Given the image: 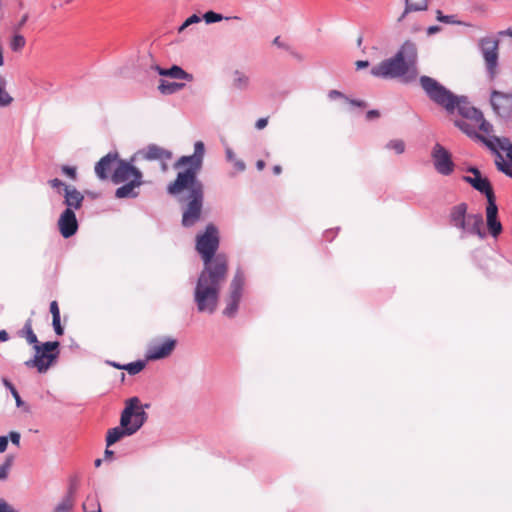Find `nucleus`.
I'll return each instance as SVG.
<instances>
[{"instance_id": "f257e3e1", "label": "nucleus", "mask_w": 512, "mask_h": 512, "mask_svg": "<svg viewBox=\"0 0 512 512\" xmlns=\"http://www.w3.org/2000/svg\"><path fill=\"white\" fill-rule=\"evenodd\" d=\"M205 146L202 141H196L194 144V153L192 155L181 156L174 164L178 169L186 167L185 170L178 172L174 182L170 183L167 191L171 195H179V202L182 205V225L186 228L194 226L201 218L204 186L197 178L203 165Z\"/></svg>"}, {"instance_id": "f03ea898", "label": "nucleus", "mask_w": 512, "mask_h": 512, "mask_svg": "<svg viewBox=\"0 0 512 512\" xmlns=\"http://www.w3.org/2000/svg\"><path fill=\"white\" fill-rule=\"evenodd\" d=\"M417 59L416 44L405 41L393 57L373 66L371 74L378 78L399 79L403 83H411L418 75Z\"/></svg>"}, {"instance_id": "7ed1b4c3", "label": "nucleus", "mask_w": 512, "mask_h": 512, "mask_svg": "<svg viewBox=\"0 0 512 512\" xmlns=\"http://www.w3.org/2000/svg\"><path fill=\"white\" fill-rule=\"evenodd\" d=\"M228 269L217 264L213 269H203L198 276L193 292V300L199 313L213 314L218 308L222 285Z\"/></svg>"}, {"instance_id": "20e7f679", "label": "nucleus", "mask_w": 512, "mask_h": 512, "mask_svg": "<svg viewBox=\"0 0 512 512\" xmlns=\"http://www.w3.org/2000/svg\"><path fill=\"white\" fill-rule=\"evenodd\" d=\"M419 82L427 97L444 108L447 113L452 114L457 110L459 115L469 120L475 121L482 118V112L473 107L466 96L455 95L429 76H421Z\"/></svg>"}, {"instance_id": "39448f33", "label": "nucleus", "mask_w": 512, "mask_h": 512, "mask_svg": "<svg viewBox=\"0 0 512 512\" xmlns=\"http://www.w3.org/2000/svg\"><path fill=\"white\" fill-rule=\"evenodd\" d=\"M149 404L142 405L138 397L129 398L121 413L120 426L109 429L106 436L107 447L115 444L124 437L135 434L146 422V408Z\"/></svg>"}, {"instance_id": "423d86ee", "label": "nucleus", "mask_w": 512, "mask_h": 512, "mask_svg": "<svg viewBox=\"0 0 512 512\" xmlns=\"http://www.w3.org/2000/svg\"><path fill=\"white\" fill-rule=\"evenodd\" d=\"M455 125L469 137L483 142L496 155L495 165L497 169L512 177V143L508 138L497 136L486 138L478 134L475 127L465 120H457Z\"/></svg>"}, {"instance_id": "0eeeda50", "label": "nucleus", "mask_w": 512, "mask_h": 512, "mask_svg": "<svg viewBox=\"0 0 512 512\" xmlns=\"http://www.w3.org/2000/svg\"><path fill=\"white\" fill-rule=\"evenodd\" d=\"M132 158L129 161L118 160L112 174L114 184H123L115 191L118 199H134L140 194V187L143 184L142 172L133 165Z\"/></svg>"}, {"instance_id": "6e6552de", "label": "nucleus", "mask_w": 512, "mask_h": 512, "mask_svg": "<svg viewBox=\"0 0 512 512\" xmlns=\"http://www.w3.org/2000/svg\"><path fill=\"white\" fill-rule=\"evenodd\" d=\"M219 246L218 229L215 225L206 226L205 232L196 238V250L201 255L204 263L203 269H213L217 264L228 269V260L224 254H216Z\"/></svg>"}, {"instance_id": "1a4fd4ad", "label": "nucleus", "mask_w": 512, "mask_h": 512, "mask_svg": "<svg viewBox=\"0 0 512 512\" xmlns=\"http://www.w3.org/2000/svg\"><path fill=\"white\" fill-rule=\"evenodd\" d=\"M468 205L460 203L451 208L450 222L452 226L459 229L462 235H476L480 239L486 237L483 229V217L481 214H468Z\"/></svg>"}, {"instance_id": "9d476101", "label": "nucleus", "mask_w": 512, "mask_h": 512, "mask_svg": "<svg viewBox=\"0 0 512 512\" xmlns=\"http://www.w3.org/2000/svg\"><path fill=\"white\" fill-rule=\"evenodd\" d=\"M34 357L25 362L29 368H36L39 373H45L57 360L59 355V342L48 341L33 347Z\"/></svg>"}, {"instance_id": "9b49d317", "label": "nucleus", "mask_w": 512, "mask_h": 512, "mask_svg": "<svg viewBox=\"0 0 512 512\" xmlns=\"http://www.w3.org/2000/svg\"><path fill=\"white\" fill-rule=\"evenodd\" d=\"M245 284L244 272L238 269L230 283L229 296L227 305L223 310V314L229 318L236 315L238 311L239 302L242 297L243 287Z\"/></svg>"}, {"instance_id": "f8f14e48", "label": "nucleus", "mask_w": 512, "mask_h": 512, "mask_svg": "<svg viewBox=\"0 0 512 512\" xmlns=\"http://www.w3.org/2000/svg\"><path fill=\"white\" fill-rule=\"evenodd\" d=\"M479 46L489 77L493 79L497 73L499 40L492 36L483 37Z\"/></svg>"}, {"instance_id": "ddd939ff", "label": "nucleus", "mask_w": 512, "mask_h": 512, "mask_svg": "<svg viewBox=\"0 0 512 512\" xmlns=\"http://www.w3.org/2000/svg\"><path fill=\"white\" fill-rule=\"evenodd\" d=\"M177 341L171 337H159L151 340L146 348L145 358L155 361L169 357L176 348Z\"/></svg>"}, {"instance_id": "4468645a", "label": "nucleus", "mask_w": 512, "mask_h": 512, "mask_svg": "<svg viewBox=\"0 0 512 512\" xmlns=\"http://www.w3.org/2000/svg\"><path fill=\"white\" fill-rule=\"evenodd\" d=\"M431 157L433 160L435 170L443 175L448 176L454 171V163L451 154L439 143L435 144L432 149Z\"/></svg>"}, {"instance_id": "2eb2a0df", "label": "nucleus", "mask_w": 512, "mask_h": 512, "mask_svg": "<svg viewBox=\"0 0 512 512\" xmlns=\"http://www.w3.org/2000/svg\"><path fill=\"white\" fill-rule=\"evenodd\" d=\"M468 172L473 176H463V181L469 183L475 190L484 194L487 200L495 198V194L488 178L482 177L481 172L476 167H469Z\"/></svg>"}, {"instance_id": "dca6fc26", "label": "nucleus", "mask_w": 512, "mask_h": 512, "mask_svg": "<svg viewBox=\"0 0 512 512\" xmlns=\"http://www.w3.org/2000/svg\"><path fill=\"white\" fill-rule=\"evenodd\" d=\"M491 105L500 117L507 118L512 114V93L505 94L498 91L491 93Z\"/></svg>"}, {"instance_id": "f3484780", "label": "nucleus", "mask_w": 512, "mask_h": 512, "mask_svg": "<svg viewBox=\"0 0 512 512\" xmlns=\"http://www.w3.org/2000/svg\"><path fill=\"white\" fill-rule=\"evenodd\" d=\"M486 224L488 232L493 238H497L501 234L503 228L498 220V207L495 198L487 200Z\"/></svg>"}, {"instance_id": "a211bd4d", "label": "nucleus", "mask_w": 512, "mask_h": 512, "mask_svg": "<svg viewBox=\"0 0 512 512\" xmlns=\"http://www.w3.org/2000/svg\"><path fill=\"white\" fill-rule=\"evenodd\" d=\"M138 157L148 161L169 160L172 158V152L156 144H150L147 147L135 153L134 156L132 157V161H135V159Z\"/></svg>"}, {"instance_id": "6ab92c4d", "label": "nucleus", "mask_w": 512, "mask_h": 512, "mask_svg": "<svg viewBox=\"0 0 512 512\" xmlns=\"http://www.w3.org/2000/svg\"><path fill=\"white\" fill-rule=\"evenodd\" d=\"M58 228L64 238H70L77 232L78 221L74 211L65 209L61 213L58 219Z\"/></svg>"}, {"instance_id": "aec40b11", "label": "nucleus", "mask_w": 512, "mask_h": 512, "mask_svg": "<svg viewBox=\"0 0 512 512\" xmlns=\"http://www.w3.org/2000/svg\"><path fill=\"white\" fill-rule=\"evenodd\" d=\"M118 158L119 154L117 152H109L102 157L95 165V174L97 177L101 180L107 179L113 164H117Z\"/></svg>"}, {"instance_id": "412c9836", "label": "nucleus", "mask_w": 512, "mask_h": 512, "mask_svg": "<svg viewBox=\"0 0 512 512\" xmlns=\"http://www.w3.org/2000/svg\"><path fill=\"white\" fill-rule=\"evenodd\" d=\"M63 196L66 209H71L74 211L81 208L84 201V196L74 186H65V192L63 193Z\"/></svg>"}, {"instance_id": "4be33fe9", "label": "nucleus", "mask_w": 512, "mask_h": 512, "mask_svg": "<svg viewBox=\"0 0 512 512\" xmlns=\"http://www.w3.org/2000/svg\"><path fill=\"white\" fill-rule=\"evenodd\" d=\"M152 69L157 71L158 74L161 76H167V77H170L173 79H180V80H187V81L193 80L192 74L187 73L180 66H177V65H173L171 68H168V69L161 68L158 65H153Z\"/></svg>"}, {"instance_id": "5701e85b", "label": "nucleus", "mask_w": 512, "mask_h": 512, "mask_svg": "<svg viewBox=\"0 0 512 512\" xmlns=\"http://www.w3.org/2000/svg\"><path fill=\"white\" fill-rule=\"evenodd\" d=\"M428 7L427 0H405V9L398 18V22H402L408 13L424 11Z\"/></svg>"}, {"instance_id": "b1692460", "label": "nucleus", "mask_w": 512, "mask_h": 512, "mask_svg": "<svg viewBox=\"0 0 512 512\" xmlns=\"http://www.w3.org/2000/svg\"><path fill=\"white\" fill-rule=\"evenodd\" d=\"M185 86L184 83H178V82H168L161 80L160 84L158 86V90L164 94V95H170L178 92L179 90L183 89Z\"/></svg>"}, {"instance_id": "393cba45", "label": "nucleus", "mask_w": 512, "mask_h": 512, "mask_svg": "<svg viewBox=\"0 0 512 512\" xmlns=\"http://www.w3.org/2000/svg\"><path fill=\"white\" fill-rule=\"evenodd\" d=\"M74 504H75V500H74L73 490L70 489L68 494L55 507L54 512H72Z\"/></svg>"}, {"instance_id": "a878e982", "label": "nucleus", "mask_w": 512, "mask_h": 512, "mask_svg": "<svg viewBox=\"0 0 512 512\" xmlns=\"http://www.w3.org/2000/svg\"><path fill=\"white\" fill-rule=\"evenodd\" d=\"M21 336L24 337L29 344H32L33 347L39 344L37 336L33 332V329H32V320L31 319H28L25 322L24 327L21 330Z\"/></svg>"}, {"instance_id": "bb28decb", "label": "nucleus", "mask_w": 512, "mask_h": 512, "mask_svg": "<svg viewBox=\"0 0 512 512\" xmlns=\"http://www.w3.org/2000/svg\"><path fill=\"white\" fill-rule=\"evenodd\" d=\"M225 155H226L227 161L231 162L233 164L236 171L243 172L246 169L245 163L242 160L236 158V155H235L234 151L232 150V148L226 147Z\"/></svg>"}, {"instance_id": "cd10ccee", "label": "nucleus", "mask_w": 512, "mask_h": 512, "mask_svg": "<svg viewBox=\"0 0 512 512\" xmlns=\"http://www.w3.org/2000/svg\"><path fill=\"white\" fill-rule=\"evenodd\" d=\"M250 79L242 72L236 71L233 78V86L239 90H246L249 87Z\"/></svg>"}, {"instance_id": "c85d7f7f", "label": "nucleus", "mask_w": 512, "mask_h": 512, "mask_svg": "<svg viewBox=\"0 0 512 512\" xmlns=\"http://www.w3.org/2000/svg\"><path fill=\"white\" fill-rule=\"evenodd\" d=\"M145 367V362L138 360L128 364H124L121 370H126L130 375H135L141 372Z\"/></svg>"}, {"instance_id": "c756f323", "label": "nucleus", "mask_w": 512, "mask_h": 512, "mask_svg": "<svg viewBox=\"0 0 512 512\" xmlns=\"http://www.w3.org/2000/svg\"><path fill=\"white\" fill-rule=\"evenodd\" d=\"M26 44V39L21 34H15L10 41V49L13 52H20Z\"/></svg>"}, {"instance_id": "7c9ffc66", "label": "nucleus", "mask_w": 512, "mask_h": 512, "mask_svg": "<svg viewBox=\"0 0 512 512\" xmlns=\"http://www.w3.org/2000/svg\"><path fill=\"white\" fill-rule=\"evenodd\" d=\"M0 81L4 82V79L0 77ZM13 100V97L5 90L4 86L0 83V108L10 106Z\"/></svg>"}, {"instance_id": "2f4dec72", "label": "nucleus", "mask_w": 512, "mask_h": 512, "mask_svg": "<svg viewBox=\"0 0 512 512\" xmlns=\"http://www.w3.org/2000/svg\"><path fill=\"white\" fill-rule=\"evenodd\" d=\"M13 461V455L6 456L4 463L0 465V480H5L8 477V473L13 464Z\"/></svg>"}, {"instance_id": "473e14b6", "label": "nucleus", "mask_w": 512, "mask_h": 512, "mask_svg": "<svg viewBox=\"0 0 512 512\" xmlns=\"http://www.w3.org/2000/svg\"><path fill=\"white\" fill-rule=\"evenodd\" d=\"M386 148L389 150H394L397 154H402L405 151V143L403 140L393 139L386 144Z\"/></svg>"}, {"instance_id": "72a5a7b5", "label": "nucleus", "mask_w": 512, "mask_h": 512, "mask_svg": "<svg viewBox=\"0 0 512 512\" xmlns=\"http://www.w3.org/2000/svg\"><path fill=\"white\" fill-rule=\"evenodd\" d=\"M203 19L207 24H212V23L220 22L223 19V16L214 11H208L203 15Z\"/></svg>"}, {"instance_id": "f704fd0d", "label": "nucleus", "mask_w": 512, "mask_h": 512, "mask_svg": "<svg viewBox=\"0 0 512 512\" xmlns=\"http://www.w3.org/2000/svg\"><path fill=\"white\" fill-rule=\"evenodd\" d=\"M200 21L201 18L198 15L193 14L184 21V23L179 27L178 31L182 32L190 25L199 23Z\"/></svg>"}, {"instance_id": "c9c22d12", "label": "nucleus", "mask_w": 512, "mask_h": 512, "mask_svg": "<svg viewBox=\"0 0 512 512\" xmlns=\"http://www.w3.org/2000/svg\"><path fill=\"white\" fill-rule=\"evenodd\" d=\"M436 18L438 21L447 23V24H455L457 21L455 20L454 15H443L440 10L436 11Z\"/></svg>"}, {"instance_id": "e433bc0d", "label": "nucleus", "mask_w": 512, "mask_h": 512, "mask_svg": "<svg viewBox=\"0 0 512 512\" xmlns=\"http://www.w3.org/2000/svg\"><path fill=\"white\" fill-rule=\"evenodd\" d=\"M475 122L479 124V129L485 134L489 135L492 132L493 126L483 116L481 119L475 120Z\"/></svg>"}, {"instance_id": "4c0bfd02", "label": "nucleus", "mask_w": 512, "mask_h": 512, "mask_svg": "<svg viewBox=\"0 0 512 512\" xmlns=\"http://www.w3.org/2000/svg\"><path fill=\"white\" fill-rule=\"evenodd\" d=\"M12 396L15 399V403L18 408H22L23 411L29 412V406L22 400L17 390L12 391Z\"/></svg>"}, {"instance_id": "58836bf2", "label": "nucleus", "mask_w": 512, "mask_h": 512, "mask_svg": "<svg viewBox=\"0 0 512 512\" xmlns=\"http://www.w3.org/2000/svg\"><path fill=\"white\" fill-rule=\"evenodd\" d=\"M48 183L52 188L56 189L59 193L61 192V190H63L65 192V186H67V185L60 179L54 178V179L49 180Z\"/></svg>"}, {"instance_id": "ea45409f", "label": "nucleus", "mask_w": 512, "mask_h": 512, "mask_svg": "<svg viewBox=\"0 0 512 512\" xmlns=\"http://www.w3.org/2000/svg\"><path fill=\"white\" fill-rule=\"evenodd\" d=\"M94 499L92 497H87L86 501L83 503L84 512H101V508L99 503H96V509L92 511H88V507L94 506Z\"/></svg>"}, {"instance_id": "a19ab883", "label": "nucleus", "mask_w": 512, "mask_h": 512, "mask_svg": "<svg viewBox=\"0 0 512 512\" xmlns=\"http://www.w3.org/2000/svg\"><path fill=\"white\" fill-rule=\"evenodd\" d=\"M7 437H8V441L10 440L13 445H15V446L20 445L21 435L19 432L10 431L9 434L7 435Z\"/></svg>"}, {"instance_id": "79ce46f5", "label": "nucleus", "mask_w": 512, "mask_h": 512, "mask_svg": "<svg viewBox=\"0 0 512 512\" xmlns=\"http://www.w3.org/2000/svg\"><path fill=\"white\" fill-rule=\"evenodd\" d=\"M62 172L67 175L68 177H70L71 179L75 180L76 179V176H77V172H76V168L75 167H71V166H67V165H64L62 166L61 168Z\"/></svg>"}, {"instance_id": "37998d69", "label": "nucleus", "mask_w": 512, "mask_h": 512, "mask_svg": "<svg viewBox=\"0 0 512 512\" xmlns=\"http://www.w3.org/2000/svg\"><path fill=\"white\" fill-rule=\"evenodd\" d=\"M0 512H18V510L11 506L3 498H0Z\"/></svg>"}, {"instance_id": "c03bdc74", "label": "nucleus", "mask_w": 512, "mask_h": 512, "mask_svg": "<svg viewBox=\"0 0 512 512\" xmlns=\"http://www.w3.org/2000/svg\"><path fill=\"white\" fill-rule=\"evenodd\" d=\"M52 325H53L54 331L57 335H59V336L63 335L64 329L61 326L60 318H53Z\"/></svg>"}, {"instance_id": "a18cd8bd", "label": "nucleus", "mask_w": 512, "mask_h": 512, "mask_svg": "<svg viewBox=\"0 0 512 512\" xmlns=\"http://www.w3.org/2000/svg\"><path fill=\"white\" fill-rule=\"evenodd\" d=\"M50 312L52 314V319L60 318V311H59L58 303L56 301H52L50 303Z\"/></svg>"}, {"instance_id": "49530a36", "label": "nucleus", "mask_w": 512, "mask_h": 512, "mask_svg": "<svg viewBox=\"0 0 512 512\" xmlns=\"http://www.w3.org/2000/svg\"><path fill=\"white\" fill-rule=\"evenodd\" d=\"M328 97L331 100H335V99H338V98H343V99L346 100V98H347L342 92H340L338 90H330L329 93H328Z\"/></svg>"}, {"instance_id": "de8ad7c7", "label": "nucleus", "mask_w": 512, "mask_h": 512, "mask_svg": "<svg viewBox=\"0 0 512 512\" xmlns=\"http://www.w3.org/2000/svg\"><path fill=\"white\" fill-rule=\"evenodd\" d=\"M8 446V437L7 436H0V453H3L6 451Z\"/></svg>"}, {"instance_id": "09e8293b", "label": "nucleus", "mask_w": 512, "mask_h": 512, "mask_svg": "<svg viewBox=\"0 0 512 512\" xmlns=\"http://www.w3.org/2000/svg\"><path fill=\"white\" fill-rule=\"evenodd\" d=\"M267 124H268L267 118H260L256 121L255 127L258 130H261V129H264L267 126Z\"/></svg>"}, {"instance_id": "8fccbe9b", "label": "nucleus", "mask_w": 512, "mask_h": 512, "mask_svg": "<svg viewBox=\"0 0 512 512\" xmlns=\"http://www.w3.org/2000/svg\"><path fill=\"white\" fill-rule=\"evenodd\" d=\"M346 101L349 102L351 105L358 106V107H366V103L361 100H354L346 98Z\"/></svg>"}, {"instance_id": "3c124183", "label": "nucleus", "mask_w": 512, "mask_h": 512, "mask_svg": "<svg viewBox=\"0 0 512 512\" xmlns=\"http://www.w3.org/2000/svg\"><path fill=\"white\" fill-rule=\"evenodd\" d=\"M380 115L379 111L378 110H369L367 113H366V118L367 120H372L374 118H378Z\"/></svg>"}, {"instance_id": "603ef678", "label": "nucleus", "mask_w": 512, "mask_h": 512, "mask_svg": "<svg viewBox=\"0 0 512 512\" xmlns=\"http://www.w3.org/2000/svg\"><path fill=\"white\" fill-rule=\"evenodd\" d=\"M356 69H364L369 66V62L367 60H358L355 62Z\"/></svg>"}, {"instance_id": "864d4df0", "label": "nucleus", "mask_w": 512, "mask_h": 512, "mask_svg": "<svg viewBox=\"0 0 512 512\" xmlns=\"http://www.w3.org/2000/svg\"><path fill=\"white\" fill-rule=\"evenodd\" d=\"M2 383L11 393L12 391L17 390L7 378H2Z\"/></svg>"}, {"instance_id": "5fc2aeb1", "label": "nucleus", "mask_w": 512, "mask_h": 512, "mask_svg": "<svg viewBox=\"0 0 512 512\" xmlns=\"http://www.w3.org/2000/svg\"><path fill=\"white\" fill-rule=\"evenodd\" d=\"M499 36H510L512 37V29L502 30L498 32Z\"/></svg>"}, {"instance_id": "6e6d98bb", "label": "nucleus", "mask_w": 512, "mask_h": 512, "mask_svg": "<svg viewBox=\"0 0 512 512\" xmlns=\"http://www.w3.org/2000/svg\"><path fill=\"white\" fill-rule=\"evenodd\" d=\"M440 30V28L438 26H430L428 29H427V33L429 35H432L436 32H438Z\"/></svg>"}, {"instance_id": "4d7b16f0", "label": "nucleus", "mask_w": 512, "mask_h": 512, "mask_svg": "<svg viewBox=\"0 0 512 512\" xmlns=\"http://www.w3.org/2000/svg\"><path fill=\"white\" fill-rule=\"evenodd\" d=\"M9 335L5 330L0 331V342L8 340Z\"/></svg>"}, {"instance_id": "13d9d810", "label": "nucleus", "mask_w": 512, "mask_h": 512, "mask_svg": "<svg viewBox=\"0 0 512 512\" xmlns=\"http://www.w3.org/2000/svg\"><path fill=\"white\" fill-rule=\"evenodd\" d=\"M256 167L258 170H263L265 167V162L263 160H258L256 162Z\"/></svg>"}, {"instance_id": "bf43d9fd", "label": "nucleus", "mask_w": 512, "mask_h": 512, "mask_svg": "<svg viewBox=\"0 0 512 512\" xmlns=\"http://www.w3.org/2000/svg\"><path fill=\"white\" fill-rule=\"evenodd\" d=\"M273 44H274V45H276V46H278V47H283V43L281 42V40H280V37H279V36H277V37H275V38H274V40H273Z\"/></svg>"}, {"instance_id": "052dcab7", "label": "nucleus", "mask_w": 512, "mask_h": 512, "mask_svg": "<svg viewBox=\"0 0 512 512\" xmlns=\"http://www.w3.org/2000/svg\"><path fill=\"white\" fill-rule=\"evenodd\" d=\"M107 363H108L110 366L115 367V368H117V369H121V367H123V365L118 364V363L113 362V361H107Z\"/></svg>"}, {"instance_id": "680f3d73", "label": "nucleus", "mask_w": 512, "mask_h": 512, "mask_svg": "<svg viewBox=\"0 0 512 512\" xmlns=\"http://www.w3.org/2000/svg\"><path fill=\"white\" fill-rule=\"evenodd\" d=\"M281 171H282L281 166H279V165H275V166L273 167V172H274V174L279 175V174L281 173Z\"/></svg>"}, {"instance_id": "e2e57ef3", "label": "nucleus", "mask_w": 512, "mask_h": 512, "mask_svg": "<svg viewBox=\"0 0 512 512\" xmlns=\"http://www.w3.org/2000/svg\"><path fill=\"white\" fill-rule=\"evenodd\" d=\"M113 454H114V453H113V451H111V450H109V449H106V450H105V457H106V458H110V457H112V456H113Z\"/></svg>"}, {"instance_id": "0e129e2a", "label": "nucleus", "mask_w": 512, "mask_h": 512, "mask_svg": "<svg viewBox=\"0 0 512 512\" xmlns=\"http://www.w3.org/2000/svg\"><path fill=\"white\" fill-rule=\"evenodd\" d=\"M101 463H102L101 459H96L95 462H94L96 467H99L101 465Z\"/></svg>"}, {"instance_id": "69168bd1", "label": "nucleus", "mask_w": 512, "mask_h": 512, "mask_svg": "<svg viewBox=\"0 0 512 512\" xmlns=\"http://www.w3.org/2000/svg\"><path fill=\"white\" fill-rule=\"evenodd\" d=\"M27 18H28V17H27V15H25V16L22 18L20 25L24 24V23L26 22Z\"/></svg>"}, {"instance_id": "338daca9", "label": "nucleus", "mask_w": 512, "mask_h": 512, "mask_svg": "<svg viewBox=\"0 0 512 512\" xmlns=\"http://www.w3.org/2000/svg\"><path fill=\"white\" fill-rule=\"evenodd\" d=\"M357 44L358 46H360L362 44V37H359L358 40H357Z\"/></svg>"}]
</instances>
